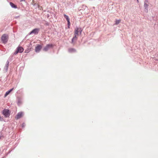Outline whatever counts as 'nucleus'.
Returning <instances> with one entry per match:
<instances>
[{
	"label": "nucleus",
	"mask_w": 158,
	"mask_h": 158,
	"mask_svg": "<svg viewBox=\"0 0 158 158\" xmlns=\"http://www.w3.org/2000/svg\"><path fill=\"white\" fill-rule=\"evenodd\" d=\"M8 36L6 34H3L1 37V40L4 44L6 43L8 40Z\"/></svg>",
	"instance_id": "f257e3e1"
},
{
	"label": "nucleus",
	"mask_w": 158,
	"mask_h": 158,
	"mask_svg": "<svg viewBox=\"0 0 158 158\" xmlns=\"http://www.w3.org/2000/svg\"><path fill=\"white\" fill-rule=\"evenodd\" d=\"M24 51V49L22 47H18L16 49V51L14 53V55H16L19 53H22Z\"/></svg>",
	"instance_id": "f03ea898"
},
{
	"label": "nucleus",
	"mask_w": 158,
	"mask_h": 158,
	"mask_svg": "<svg viewBox=\"0 0 158 158\" xmlns=\"http://www.w3.org/2000/svg\"><path fill=\"white\" fill-rule=\"evenodd\" d=\"M2 114L6 118L8 117L10 114L9 110L7 109H4L2 111Z\"/></svg>",
	"instance_id": "7ed1b4c3"
},
{
	"label": "nucleus",
	"mask_w": 158,
	"mask_h": 158,
	"mask_svg": "<svg viewBox=\"0 0 158 158\" xmlns=\"http://www.w3.org/2000/svg\"><path fill=\"white\" fill-rule=\"evenodd\" d=\"M82 31L81 28L77 27L75 30L74 35H78L79 34L81 35Z\"/></svg>",
	"instance_id": "20e7f679"
},
{
	"label": "nucleus",
	"mask_w": 158,
	"mask_h": 158,
	"mask_svg": "<svg viewBox=\"0 0 158 158\" xmlns=\"http://www.w3.org/2000/svg\"><path fill=\"white\" fill-rule=\"evenodd\" d=\"M53 45L52 44H47L43 49V50L46 52L49 49L52 48Z\"/></svg>",
	"instance_id": "39448f33"
},
{
	"label": "nucleus",
	"mask_w": 158,
	"mask_h": 158,
	"mask_svg": "<svg viewBox=\"0 0 158 158\" xmlns=\"http://www.w3.org/2000/svg\"><path fill=\"white\" fill-rule=\"evenodd\" d=\"M40 29L39 28H35L33 29L29 33V34H34L35 35H36L38 34Z\"/></svg>",
	"instance_id": "423d86ee"
},
{
	"label": "nucleus",
	"mask_w": 158,
	"mask_h": 158,
	"mask_svg": "<svg viewBox=\"0 0 158 158\" xmlns=\"http://www.w3.org/2000/svg\"><path fill=\"white\" fill-rule=\"evenodd\" d=\"M23 114V112H20L18 113L17 115L15 116V119H18L21 118L22 117Z\"/></svg>",
	"instance_id": "0eeeda50"
},
{
	"label": "nucleus",
	"mask_w": 158,
	"mask_h": 158,
	"mask_svg": "<svg viewBox=\"0 0 158 158\" xmlns=\"http://www.w3.org/2000/svg\"><path fill=\"white\" fill-rule=\"evenodd\" d=\"M42 48V46L40 45H38L35 48V52L38 53L39 52Z\"/></svg>",
	"instance_id": "6e6552de"
},
{
	"label": "nucleus",
	"mask_w": 158,
	"mask_h": 158,
	"mask_svg": "<svg viewBox=\"0 0 158 158\" xmlns=\"http://www.w3.org/2000/svg\"><path fill=\"white\" fill-rule=\"evenodd\" d=\"M9 61L7 60L6 62V64L4 67V69L6 71H7L8 69V67L9 66Z\"/></svg>",
	"instance_id": "1a4fd4ad"
},
{
	"label": "nucleus",
	"mask_w": 158,
	"mask_h": 158,
	"mask_svg": "<svg viewBox=\"0 0 158 158\" xmlns=\"http://www.w3.org/2000/svg\"><path fill=\"white\" fill-rule=\"evenodd\" d=\"M14 89V88H13L12 89H10V90H9L8 91H7L6 94H5L4 97H6Z\"/></svg>",
	"instance_id": "9d476101"
},
{
	"label": "nucleus",
	"mask_w": 158,
	"mask_h": 158,
	"mask_svg": "<svg viewBox=\"0 0 158 158\" xmlns=\"http://www.w3.org/2000/svg\"><path fill=\"white\" fill-rule=\"evenodd\" d=\"M77 39L76 35H74V36L73 37L72 40V43L74 44V41H76Z\"/></svg>",
	"instance_id": "9b49d317"
},
{
	"label": "nucleus",
	"mask_w": 158,
	"mask_h": 158,
	"mask_svg": "<svg viewBox=\"0 0 158 158\" xmlns=\"http://www.w3.org/2000/svg\"><path fill=\"white\" fill-rule=\"evenodd\" d=\"M68 51L69 52H76V49L73 48H69Z\"/></svg>",
	"instance_id": "f8f14e48"
},
{
	"label": "nucleus",
	"mask_w": 158,
	"mask_h": 158,
	"mask_svg": "<svg viewBox=\"0 0 158 158\" xmlns=\"http://www.w3.org/2000/svg\"><path fill=\"white\" fill-rule=\"evenodd\" d=\"M10 6H11V7L12 8H15V9L17 8V7L16 6V5H15L12 2H10Z\"/></svg>",
	"instance_id": "ddd939ff"
},
{
	"label": "nucleus",
	"mask_w": 158,
	"mask_h": 158,
	"mask_svg": "<svg viewBox=\"0 0 158 158\" xmlns=\"http://www.w3.org/2000/svg\"><path fill=\"white\" fill-rule=\"evenodd\" d=\"M148 5L147 3H144V6L145 8V9L146 10V11L148 12Z\"/></svg>",
	"instance_id": "4468645a"
},
{
	"label": "nucleus",
	"mask_w": 158,
	"mask_h": 158,
	"mask_svg": "<svg viewBox=\"0 0 158 158\" xmlns=\"http://www.w3.org/2000/svg\"><path fill=\"white\" fill-rule=\"evenodd\" d=\"M64 17L66 19L67 21H69V19L68 15H66L65 14H64Z\"/></svg>",
	"instance_id": "2eb2a0df"
},
{
	"label": "nucleus",
	"mask_w": 158,
	"mask_h": 158,
	"mask_svg": "<svg viewBox=\"0 0 158 158\" xmlns=\"http://www.w3.org/2000/svg\"><path fill=\"white\" fill-rule=\"evenodd\" d=\"M121 21L120 20H117L115 21V24L116 25H118V24Z\"/></svg>",
	"instance_id": "dca6fc26"
},
{
	"label": "nucleus",
	"mask_w": 158,
	"mask_h": 158,
	"mask_svg": "<svg viewBox=\"0 0 158 158\" xmlns=\"http://www.w3.org/2000/svg\"><path fill=\"white\" fill-rule=\"evenodd\" d=\"M4 120L3 118L0 116V121H3Z\"/></svg>",
	"instance_id": "f3484780"
},
{
	"label": "nucleus",
	"mask_w": 158,
	"mask_h": 158,
	"mask_svg": "<svg viewBox=\"0 0 158 158\" xmlns=\"http://www.w3.org/2000/svg\"><path fill=\"white\" fill-rule=\"evenodd\" d=\"M67 22H68V27L69 28V26H70V21L69 20V21H67Z\"/></svg>",
	"instance_id": "a211bd4d"
},
{
	"label": "nucleus",
	"mask_w": 158,
	"mask_h": 158,
	"mask_svg": "<svg viewBox=\"0 0 158 158\" xmlns=\"http://www.w3.org/2000/svg\"><path fill=\"white\" fill-rule=\"evenodd\" d=\"M148 3V0H145L144 2V3Z\"/></svg>",
	"instance_id": "6ab92c4d"
},
{
	"label": "nucleus",
	"mask_w": 158,
	"mask_h": 158,
	"mask_svg": "<svg viewBox=\"0 0 158 158\" xmlns=\"http://www.w3.org/2000/svg\"><path fill=\"white\" fill-rule=\"evenodd\" d=\"M25 125V124L24 123H23V124H22V127H24Z\"/></svg>",
	"instance_id": "aec40b11"
},
{
	"label": "nucleus",
	"mask_w": 158,
	"mask_h": 158,
	"mask_svg": "<svg viewBox=\"0 0 158 158\" xmlns=\"http://www.w3.org/2000/svg\"><path fill=\"white\" fill-rule=\"evenodd\" d=\"M20 103V102L19 101L18 102V104H19V103Z\"/></svg>",
	"instance_id": "412c9836"
},
{
	"label": "nucleus",
	"mask_w": 158,
	"mask_h": 158,
	"mask_svg": "<svg viewBox=\"0 0 158 158\" xmlns=\"http://www.w3.org/2000/svg\"><path fill=\"white\" fill-rule=\"evenodd\" d=\"M28 51H27V50L25 51V52L26 53H28Z\"/></svg>",
	"instance_id": "4be33fe9"
},
{
	"label": "nucleus",
	"mask_w": 158,
	"mask_h": 158,
	"mask_svg": "<svg viewBox=\"0 0 158 158\" xmlns=\"http://www.w3.org/2000/svg\"><path fill=\"white\" fill-rule=\"evenodd\" d=\"M1 138V135L0 134V139Z\"/></svg>",
	"instance_id": "5701e85b"
},
{
	"label": "nucleus",
	"mask_w": 158,
	"mask_h": 158,
	"mask_svg": "<svg viewBox=\"0 0 158 158\" xmlns=\"http://www.w3.org/2000/svg\"><path fill=\"white\" fill-rule=\"evenodd\" d=\"M25 0H22L21 1H24Z\"/></svg>",
	"instance_id": "b1692460"
},
{
	"label": "nucleus",
	"mask_w": 158,
	"mask_h": 158,
	"mask_svg": "<svg viewBox=\"0 0 158 158\" xmlns=\"http://www.w3.org/2000/svg\"><path fill=\"white\" fill-rule=\"evenodd\" d=\"M137 0L138 1V0Z\"/></svg>",
	"instance_id": "393cba45"
}]
</instances>
